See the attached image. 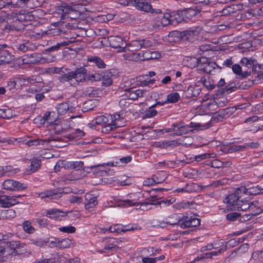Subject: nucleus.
I'll return each instance as SVG.
<instances>
[{
	"label": "nucleus",
	"mask_w": 263,
	"mask_h": 263,
	"mask_svg": "<svg viewBox=\"0 0 263 263\" xmlns=\"http://www.w3.org/2000/svg\"><path fill=\"white\" fill-rule=\"evenodd\" d=\"M6 217L7 218H13L15 216V212L12 209H9L5 211Z\"/></svg>",
	"instance_id": "56"
},
{
	"label": "nucleus",
	"mask_w": 263,
	"mask_h": 263,
	"mask_svg": "<svg viewBox=\"0 0 263 263\" xmlns=\"http://www.w3.org/2000/svg\"><path fill=\"white\" fill-rule=\"evenodd\" d=\"M180 99V95L178 92H173L167 95L166 100L167 102L174 103L178 102Z\"/></svg>",
	"instance_id": "29"
},
{
	"label": "nucleus",
	"mask_w": 263,
	"mask_h": 263,
	"mask_svg": "<svg viewBox=\"0 0 263 263\" xmlns=\"http://www.w3.org/2000/svg\"><path fill=\"white\" fill-rule=\"evenodd\" d=\"M118 248V247L116 245L114 244H109L105 246L104 248L103 249L102 252L106 253L107 250H113Z\"/></svg>",
	"instance_id": "62"
},
{
	"label": "nucleus",
	"mask_w": 263,
	"mask_h": 263,
	"mask_svg": "<svg viewBox=\"0 0 263 263\" xmlns=\"http://www.w3.org/2000/svg\"><path fill=\"white\" fill-rule=\"evenodd\" d=\"M111 74L110 73H103L102 79V85L104 86H108L112 84V80L111 79Z\"/></svg>",
	"instance_id": "30"
},
{
	"label": "nucleus",
	"mask_w": 263,
	"mask_h": 263,
	"mask_svg": "<svg viewBox=\"0 0 263 263\" xmlns=\"http://www.w3.org/2000/svg\"><path fill=\"white\" fill-rule=\"evenodd\" d=\"M143 263H155L157 261V259L155 258L143 257Z\"/></svg>",
	"instance_id": "64"
},
{
	"label": "nucleus",
	"mask_w": 263,
	"mask_h": 263,
	"mask_svg": "<svg viewBox=\"0 0 263 263\" xmlns=\"http://www.w3.org/2000/svg\"><path fill=\"white\" fill-rule=\"evenodd\" d=\"M30 46L29 41L15 45V49L23 52H26Z\"/></svg>",
	"instance_id": "25"
},
{
	"label": "nucleus",
	"mask_w": 263,
	"mask_h": 263,
	"mask_svg": "<svg viewBox=\"0 0 263 263\" xmlns=\"http://www.w3.org/2000/svg\"><path fill=\"white\" fill-rule=\"evenodd\" d=\"M111 119L113 122V124H116V126L117 127H119L123 126V125H122V124H120L119 123V121L122 119H123L122 118L120 117V115L119 114H115L113 115H111Z\"/></svg>",
	"instance_id": "39"
},
{
	"label": "nucleus",
	"mask_w": 263,
	"mask_h": 263,
	"mask_svg": "<svg viewBox=\"0 0 263 263\" xmlns=\"http://www.w3.org/2000/svg\"><path fill=\"white\" fill-rule=\"evenodd\" d=\"M142 48L141 41L135 40L132 41L129 45L130 51H137Z\"/></svg>",
	"instance_id": "26"
},
{
	"label": "nucleus",
	"mask_w": 263,
	"mask_h": 263,
	"mask_svg": "<svg viewBox=\"0 0 263 263\" xmlns=\"http://www.w3.org/2000/svg\"><path fill=\"white\" fill-rule=\"evenodd\" d=\"M60 140V139H46V140H43L40 139H35L33 140H29L26 142V144L29 146H37L40 145V144L43 145L45 143H49L50 142H55L57 141Z\"/></svg>",
	"instance_id": "13"
},
{
	"label": "nucleus",
	"mask_w": 263,
	"mask_h": 263,
	"mask_svg": "<svg viewBox=\"0 0 263 263\" xmlns=\"http://www.w3.org/2000/svg\"><path fill=\"white\" fill-rule=\"evenodd\" d=\"M71 241L69 239H62V240H58L57 247L60 248H66L70 246Z\"/></svg>",
	"instance_id": "38"
},
{
	"label": "nucleus",
	"mask_w": 263,
	"mask_h": 263,
	"mask_svg": "<svg viewBox=\"0 0 263 263\" xmlns=\"http://www.w3.org/2000/svg\"><path fill=\"white\" fill-rule=\"evenodd\" d=\"M245 149L243 145H233L228 149V153H232L233 152H237Z\"/></svg>",
	"instance_id": "48"
},
{
	"label": "nucleus",
	"mask_w": 263,
	"mask_h": 263,
	"mask_svg": "<svg viewBox=\"0 0 263 263\" xmlns=\"http://www.w3.org/2000/svg\"><path fill=\"white\" fill-rule=\"evenodd\" d=\"M91 88H89L86 90V95H88L90 97H98V93L97 90H92L91 91Z\"/></svg>",
	"instance_id": "58"
},
{
	"label": "nucleus",
	"mask_w": 263,
	"mask_h": 263,
	"mask_svg": "<svg viewBox=\"0 0 263 263\" xmlns=\"http://www.w3.org/2000/svg\"><path fill=\"white\" fill-rule=\"evenodd\" d=\"M239 216H240V214L239 213H230L227 215V219L229 221H234Z\"/></svg>",
	"instance_id": "46"
},
{
	"label": "nucleus",
	"mask_w": 263,
	"mask_h": 263,
	"mask_svg": "<svg viewBox=\"0 0 263 263\" xmlns=\"http://www.w3.org/2000/svg\"><path fill=\"white\" fill-rule=\"evenodd\" d=\"M201 88L198 85H190L186 90H184L182 96L186 98L197 97L200 93Z\"/></svg>",
	"instance_id": "7"
},
{
	"label": "nucleus",
	"mask_w": 263,
	"mask_h": 263,
	"mask_svg": "<svg viewBox=\"0 0 263 263\" xmlns=\"http://www.w3.org/2000/svg\"><path fill=\"white\" fill-rule=\"evenodd\" d=\"M85 197L86 200L87 201L86 203H85V208L86 209L93 208L98 204L96 197H92L91 195L86 194Z\"/></svg>",
	"instance_id": "16"
},
{
	"label": "nucleus",
	"mask_w": 263,
	"mask_h": 263,
	"mask_svg": "<svg viewBox=\"0 0 263 263\" xmlns=\"http://www.w3.org/2000/svg\"><path fill=\"white\" fill-rule=\"evenodd\" d=\"M127 97L129 100H136L137 99V96L136 95V90L133 89H130L128 90V95L126 94Z\"/></svg>",
	"instance_id": "51"
},
{
	"label": "nucleus",
	"mask_w": 263,
	"mask_h": 263,
	"mask_svg": "<svg viewBox=\"0 0 263 263\" xmlns=\"http://www.w3.org/2000/svg\"><path fill=\"white\" fill-rule=\"evenodd\" d=\"M69 109V104L67 103H62L58 105L57 111L58 114H64Z\"/></svg>",
	"instance_id": "32"
},
{
	"label": "nucleus",
	"mask_w": 263,
	"mask_h": 263,
	"mask_svg": "<svg viewBox=\"0 0 263 263\" xmlns=\"http://www.w3.org/2000/svg\"><path fill=\"white\" fill-rule=\"evenodd\" d=\"M240 189H237L235 193L232 194L230 195L227 198H226V200L228 203L229 206L231 208V210H234V208L235 206V204H236L237 201H238L239 197L238 196L239 191Z\"/></svg>",
	"instance_id": "11"
},
{
	"label": "nucleus",
	"mask_w": 263,
	"mask_h": 263,
	"mask_svg": "<svg viewBox=\"0 0 263 263\" xmlns=\"http://www.w3.org/2000/svg\"><path fill=\"white\" fill-rule=\"evenodd\" d=\"M257 201H254L252 202H248V201H245V203L240 205L239 206H235L234 208V210L245 211L247 210H252L254 208L256 207L258 204Z\"/></svg>",
	"instance_id": "12"
},
{
	"label": "nucleus",
	"mask_w": 263,
	"mask_h": 263,
	"mask_svg": "<svg viewBox=\"0 0 263 263\" xmlns=\"http://www.w3.org/2000/svg\"><path fill=\"white\" fill-rule=\"evenodd\" d=\"M157 114V111L154 108H152V107H149L148 109L147 110L144 115V118H151L156 116Z\"/></svg>",
	"instance_id": "43"
},
{
	"label": "nucleus",
	"mask_w": 263,
	"mask_h": 263,
	"mask_svg": "<svg viewBox=\"0 0 263 263\" xmlns=\"http://www.w3.org/2000/svg\"><path fill=\"white\" fill-rule=\"evenodd\" d=\"M89 61L93 62L96 65L100 68H104L105 67V64L103 61L100 58L95 57H92L89 59Z\"/></svg>",
	"instance_id": "33"
},
{
	"label": "nucleus",
	"mask_w": 263,
	"mask_h": 263,
	"mask_svg": "<svg viewBox=\"0 0 263 263\" xmlns=\"http://www.w3.org/2000/svg\"><path fill=\"white\" fill-rule=\"evenodd\" d=\"M24 80L28 83L32 84L36 83H42L43 82V79L40 76H33L31 77H28Z\"/></svg>",
	"instance_id": "34"
},
{
	"label": "nucleus",
	"mask_w": 263,
	"mask_h": 263,
	"mask_svg": "<svg viewBox=\"0 0 263 263\" xmlns=\"http://www.w3.org/2000/svg\"><path fill=\"white\" fill-rule=\"evenodd\" d=\"M259 145V144L257 142H251V143H246L245 145H243V147H245V148H257Z\"/></svg>",
	"instance_id": "61"
},
{
	"label": "nucleus",
	"mask_w": 263,
	"mask_h": 263,
	"mask_svg": "<svg viewBox=\"0 0 263 263\" xmlns=\"http://www.w3.org/2000/svg\"><path fill=\"white\" fill-rule=\"evenodd\" d=\"M73 73L71 71L62 76L60 78V81L61 82H69V81H72L71 77L73 76Z\"/></svg>",
	"instance_id": "44"
},
{
	"label": "nucleus",
	"mask_w": 263,
	"mask_h": 263,
	"mask_svg": "<svg viewBox=\"0 0 263 263\" xmlns=\"http://www.w3.org/2000/svg\"><path fill=\"white\" fill-rule=\"evenodd\" d=\"M172 126L177 127L178 128V130H176V132L174 133V135L181 136L188 132V130L185 128V127L180 126L178 124H173Z\"/></svg>",
	"instance_id": "36"
},
{
	"label": "nucleus",
	"mask_w": 263,
	"mask_h": 263,
	"mask_svg": "<svg viewBox=\"0 0 263 263\" xmlns=\"http://www.w3.org/2000/svg\"><path fill=\"white\" fill-rule=\"evenodd\" d=\"M199 12L192 8H187L180 11L181 15L187 19H191L195 16Z\"/></svg>",
	"instance_id": "17"
},
{
	"label": "nucleus",
	"mask_w": 263,
	"mask_h": 263,
	"mask_svg": "<svg viewBox=\"0 0 263 263\" xmlns=\"http://www.w3.org/2000/svg\"><path fill=\"white\" fill-rule=\"evenodd\" d=\"M136 90V95L137 96V99L139 97H145L148 95L147 91L146 90L137 89V90Z\"/></svg>",
	"instance_id": "57"
},
{
	"label": "nucleus",
	"mask_w": 263,
	"mask_h": 263,
	"mask_svg": "<svg viewBox=\"0 0 263 263\" xmlns=\"http://www.w3.org/2000/svg\"><path fill=\"white\" fill-rule=\"evenodd\" d=\"M76 171L72 172L71 174L68 175H66L64 176V180H69L72 181L74 180H76L77 178H76L74 176Z\"/></svg>",
	"instance_id": "63"
},
{
	"label": "nucleus",
	"mask_w": 263,
	"mask_h": 263,
	"mask_svg": "<svg viewBox=\"0 0 263 263\" xmlns=\"http://www.w3.org/2000/svg\"><path fill=\"white\" fill-rule=\"evenodd\" d=\"M23 229L24 230L29 233H33L34 231V228L31 226V223L28 221H25L23 223Z\"/></svg>",
	"instance_id": "37"
},
{
	"label": "nucleus",
	"mask_w": 263,
	"mask_h": 263,
	"mask_svg": "<svg viewBox=\"0 0 263 263\" xmlns=\"http://www.w3.org/2000/svg\"><path fill=\"white\" fill-rule=\"evenodd\" d=\"M124 59L128 61H142L143 57L140 53L130 52L123 54Z\"/></svg>",
	"instance_id": "19"
},
{
	"label": "nucleus",
	"mask_w": 263,
	"mask_h": 263,
	"mask_svg": "<svg viewBox=\"0 0 263 263\" xmlns=\"http://www.w3.org/2000/svg\"><path fill=\"white\" fill-rule=\"evenodd\" d=\"M128 5L134 6L139 10L145 12L156 14L162 13L160 9H153L151 3L146 0H130L127 2V5Z\"/></svg>",
	"instance_id": "1"
},
{
	"label": "nucleus",
	"mask_w": 263,
	"mask_h": 263,
	"mask_svg": "<svg viewBox=\"0 0 263 263\" xmlns=\"http://www.w3.org/2000/svg\"><path fill=\"white\" fill-rule=\"evenodd\" d=\"M158 55H159V53L156 52L147 51L142 54V61L155 59L158 58Z\"/></svg>",
	"instance_id": "23"
},
{
	"label": "nucleus",
	"mask_w": 263,
	"mask_h": 263,
	"mask_svg": "<svg viewBox=\"0 0 263 263\" xmlns=\"http://www.w3.org/2000/svg\"><path fill=\"white\" fill-rule=\"evenodd\" d=\"M59 210H51L47 212V215L50 218H57L59 216Z\"/></svg>",
	"instance_id": "47"
},
{
	"label": "nucleus",
	"mask_w": 263,
	"mask_h": 263,
	"mask_svg": "<svg viewBox=\"0 0 263 263\" xmlns=\"http://www.w3.org/2000/svg\"><path fill=\"white\" fill-rule=\"evenodd\" d=\"M26 252V249L24 248H22V249H16L15 250L12 251L10 254L12 256H16L24 254Z\"/></svg>",
	"instance_id": "53"
},
{
	"label": "nucleus",
	"mask_w": 263,
	"mask_h": 263,
	"mask_svg": "<svg viewBox=\"0 0 263 263\" xmlns=\"http://www.w3.org/2000/svg\"><path fill=\"white\" fill-rule=\"evenodd\" d=\"M211 157L210 154H203L200 155L196 156L195 157V160L197 161H199L201 160L206 159L207 158Z\"/></svg>",
	"instance_id": "59"
},
{
	"label": "nucleus",
	"mask_w": 263,
	"mask_h": 263,
	"mask_svg": "<svg viewBox=\"0 0 263 263\" xmlns=\"http://www.w3.org/2000/svg\"><path fill=\"white\" fill-rule=\"evenodd\" d=\"M243 70H251L252 72H255L256 70V61L252 58H243L240 61Z\"/></svg>",
	"instance_id": "6"
},
{
	"label": "nucleus",
	"mask_w": 263,
	"mask_h": 263,
	"mask_svg": "<svg viewBox=\"0 0 263 263\" xmlns=\"http://www.w3.org/2000/svg\"><path fill=\"white\" fill-rule=\"evenodd\" d=\"M15 18L18 22H24L31 20L33 18V16L31 15L30 13H23L20 12L19 13L16 14Z\"/></svg>",
	"instance_id": "21"
},
{
	"label": "nucleus",
	"mask_w": 263,
	"mask_h": 263,
	"mask_svg": "<svg viewBox=\"0 0 263 263\" xmlns=\"http://www.w3.org/2000/svg\"><path fill=\"white\" fill-rule=\"evenodd\" d=\"M233 72L239 75V78H246L251 74V70H243L242 68L238 64H235L232 66Z\"/></svg>",
	"instance_id": "9"
},
{
	"label": "nucleus",
	"mask_w": 263,
	"mask_h": 263,
	"mask_svg": "<svg viewBox=\"0 0 263 263\" xmlns=\"http://www.w3.org/2000/svg\"><path fill=\"white\" fill-rule=\"evenodd\" d=\"M13 1H11L10 2L0 1V9L4 8H13Z\"/></svg>",
	"instance_id": "45"
},
{
	"label": "nucleus",
	"mask_w": 263,
	"mask_h": 263,
	"mask_svg": "<svg viewBox=\"0 0 263 263\" xmlns=\"http://www.w3.org/2000/svg\"><path fill=\"white\" fill-rule=\"evenodd\" d=\"M69 201L71 203H80L82 202V198L81 197L77 196H71L70 197Z\"/></svg>",
	"instance_id": "54"
},
{
	"label": "nucleus",
	"mask_w": 263,
	"mask_h": 263,
	"mask_svg": "<svg viewBox=\"0 0 263 263\" xmlns=\"http://www.w3.org/2000/svg\"><path fill=\"white\" fill-rule=\"evenodd\" d=\"M124 202H125V205H126L127 206H134V205H160L161 203H162L161 201H158L156 203H150L149 202H133L132 200H124Z\"/></svg>",
	"instance_id": "20"
},
{
	"label": "nucleus",
	"mask_w": 263,
	"mask_h": 263,
	"mask_svg": "<svg viewBox=\"0 0 263 263\" xmlns=\"http://www.w3.org/2000/svg\"><path fill=\"white\" fill-rule=\"evenodd\" d=\"M117 128L116 124L109 123L106 124L105 126H103L101 131L102 133L107 134Z\"/></svg>",
	"instance_id": "40"
},
{
	"label": "nucleus",
	"mask_w": 263,
	"mask_h": 263,
	"mask_svg": "<svg viewBox=\"0 0 263 263\" xmlns=\"http://www.w3.org/2000/svg\"><path fill=\"white\" fill-rule=\"evenodd\" d=\"M58 11L59 13H62V17L63 19L67 17L75 20L80 15L79 12L77 11L72 6L65 4L59 6Z\"/></svg>",
	"instance_id": "3"
},
{
	"label": "nucleus",
	"mask_w": 263,
	"mask_h": 263,
	"mask_svg": "<svg viewBox=\"0 0 263 263\" xmlns=\"http://www.w3.org/2000/svg\"><path fill=\"white\" fill-rule=\"evenodd\" d=\"M92 123H89L90 127H92L93 125V123L98 125L105 124L108 122V119L104 116L101 115L96 118L93 120L92 121Z\"/></svg>",
	"instance_id": "22"
},
{
	"label": "nucleus",
	"mask_w": 263,
	"mask_h": 263,
	"mask_svg": "<svg viewBox=\"0 0 263 263\" xmlns=\"http://www.w3.org/2000/svg\"><path fill=\"white\" fill-rule=\"evenodd\" d=\"M68 161L63 160H60L59 161L57 162L56 163L55 166H54V170L55 172H59L60 171V169L61 168H64L65 169H68Z\"/></svg>",
	"instance_id": "31"
},
{
	"label": "nucleus",
	"mask_w": 263,
	"mask_h": 263,
	"mask_svg": "<svg viewBox=\"0 0 263 263\" xmlns=\"http://www.w3.org/2000/svg\"><path fill=\"white\" fill-rule=\"evenodd\" d=\"M3 188L9 191L24 190L26 186L18 181L11 179L5 180L3 183Z\"/></svg>",
	"instance_id": "5"
},
{
	"label": "nucleus",
	"mask_w": 263,
	"mask_h": 263,
	"mask_svg": "<svg viewBox=\"0 0 263 263\" xmlns=\"http://www.w3.org/2000/svg\"><path fill=\"white\" fill-rule=\"evenodd\" d=\"M31 164L29 166V168L26 171V173L29 175L36 171H37L41 166V160L33 158L30 159Z\"/></svg>",
	"instance_id": "15"
},
{
	"label": "nucleus",
	"mask_w": 263,
	"mask_h": 263,
	"mask_svg": "<svg viewBox=\"0 0 263 263\" xmlns=\"http://www.w3.org/2000/svg\"><path fill=\"white\" fill-rule=\"evenodd\" d=\"M247 193L250 195H256L259 194L263 193V187H261L260 186H253L252 187H250L247 189Z\"/></svg>",
	"instance_id": "27"
},
{
	"label": "nucleus",
	"mask_w": 263,
	"mask_h": 263,
	"mask_svg": "<svg viewBox=\"0 0 263 263\" xmlns=\"http://www.w3.org/2000/svg\"><path fill=\"white\" fill-rule=\"evenodd\" d=\"M6 243L12 251L15 250L16 249H22V248H24L25 246V243L19 241H7Z\"/></svg>",
	"instance_id": "18"
},
{
	"label": "nucleus",
	"mask_w": 263,
	"mask_h": 263,
	"mask_svg": "<svg viewBox=\"0 0 263 263\" xmlns=\"http://www.w3.org/2000/svg\"><path fill=\"white\" fill-rule=\"evenodd\" d=\"M110 46L114 48H122L124 43L122 38L118 36H111L108 38Z\"/></svg>",
	"instance_id": "14"
},
{
	"label": "nucleus",
	"mask_w": 263,
	"mask_h": 263,
	"mask_svg": "<svg viewBox=\"0 0 263 263\" xmlns=\"http://www.w3.org/2000/svg\"><path fill=\"white\" fill-rule=\"evenodd\" d=\"M13 56L7 50L0 49V65L10 63L13 60Z\"/></svg>",
	"instance_id": "10"
},
{
	"label": "nucleus",
	"mask_w": 263,
	"mask_h": 263,
	"mask_svg": "<svg viewBox=\"0 0 263 263\" xmlns=\"http://www.w3.org/2000/svg\"><path fill=\"white\" fill-rule=\"evenodd\" d=\"M164 181V179L161 181H156V180L154 178H153L152 179H148L147 181H145V183L144 184L145 185H153L154 184L162 183Z\"/></svg>",
	"instance_id": "52"
},
{
	"label": "nucleus",
	"mask_w": 263,
	"mask_h": 263,
	"mask_svg": "<svg viewBox=\"0 0 263 263\" xmlns=\"http://www.w3.org/2000/svg\"><path fill=\"white\" fill-rule=\"evenodd\" d=\"M141 41L142 48H147L151 47L153 45V43L151 41L146 40H142Z\"/></svg>",
	"instance_id": "55"
},
{
	"label": "nucleus",
	"mask_w": 263,
	"mask_h": 263,
	"mask_svg": "<svg viewBox=\"0 0 263 263\" xmlns=\"http://www.w3.org/2000/svg\"><path fill=\"white\" fill-rule=\"evenodd\" d=\"M163 20H167L171 22H173L174 20H176L177 22L178 23L180 22L181 21V18H178L177 17H175V16L168 13H165L163 16Z\"/></svg>",
	"instance_id": "41"
},
{
	"label": "nucleus",
	"mask_w": 263,
	"mask_h": 263,
	"mask_svg": "<svg viewBox=\"0 0 263 263\" xmlns=\"http://www.w3.org/2000/svg\"><path fill=\"white\" fill-rule=\"evenodd\" d=\"M50 115H51V112H49V111H47L45 113L44 116L43 118L44 121H46L50 123H51L53 122V119H51V117Z\"/></svg>",
	"instance_id": "60"
},
{
	"label": "nucleus",
	"mask_w": 263,
	"mask_h": 263,
	"mask_svg": "<svg viewBox=\"0 0 263 263\" xmlns=\"http://www.w3.org/2000/svg\"><path fill=\"white\" fill-rule=\"evenodd\" d=\"M61 193H58L55 191L50 190L42 193V197H51V199H57L61 197Z\"/></svg>",
	"instance_id": "24"
},
{
	"label": "nucleus",
	"mask_w": 263,
	"mask_h": 263,
	"mask_svg": "<svg viewBox=\"0 0 263 263\" xmlns=\"http://www.w3.org/2000/svg\"><path fill=\"white\" fill-rule=\"evenodd\" d=\"M87 71V69L83 67L77 68L74 71H71V73H73L71 78L72 80L74 79V82L71 83V85L75 86L78 85L79 82L85 81L86 80L85 74Z\"/></svg>",
	"instance_id": "4"
},
{
	"label": "nucleus",
	"mask_w": 263,
	"mask_h": 263,
	"mask_svg": "<svg viewBox=\"0 0 263 263\" xmlns=\"http://www.w3.org/2000/svg\"><path fill=\"white\" fill-rule=\"evenodd\" d=\"M68 169H74L78 167H82L83 166V162L80 161H68Z\"/></svg>",
	"instance_id": "35"
},
{
	"label": "nucleus",
	"mask_w": 263,
	"mask_h": 263,
	"mask_svg": "<svg viewBox=\"0 0 263 263\" xmlns=\"http://www.w3.org/2000/svg\"><path fill=\"white\" fill-rule=\"evenodd\" d=\"M59 231L67 233H73L76 232V228L73 226L62 227L59 229Z\"/></svg>",
	"instance_id": "42"
},
{
	"label": "nucleus",
	"mask_w": 263,
	"mask_h": 263,
	"mask_svg": "<svg viewBox=\"0 0 263 263\" xmlns=\"http://www.w3.org/2000/svg\"><path fill=\"white\" fill-rule=\"evenodd\" d=\"M108 230L112 233L117 232L120 233L121 232V228H120L119 224H115L113 227H110ZM103 231H106L107 229H103Z\"/></svg>",
	"instance_id": "49"
},
{
	"label": "nucleus",
	"mask_w": 263,
	"mask_h": 263,
	"mask_svg": "<svg viewBox=\"0 0 263 263\" xmlns=\"http://www.w3.org/2000/svg\"><path fill=\"white\" fill-rule=\"evenodd\" d=\"M201 81H202L203 85L209 89H213L215 87V85L214 84H211L209 81H208L205 80V78H202Z\"/></svg>",
	"instance_id": "50"
},
{
	"label": "nucleus",
	"mask_w": 263,
	"mask_h": 263,
	"mask_svg": "<svg viewBox=\"0 0 263 263\" xmlns=\"http://www.w3.org/2000/svg\"><path fill=\"white\" fill-rule=\"evenodd\" d=\"M44 60L42 58L41 54L39 53H34L31 54L25 55L23 61H26V63L35 64L38 63H41L42 61Z\"/></svg>",
	"instance_id": "8"
},
{
	"label": "nucleus",
	"mask_w": 263,
	"mask_h": 263,
	"mask_svg": "<svg viewBox=\"0 0 263 263\" xmlns=\"http://www.w3.org/2000/svg\"><path fill=\"white\" fill-rule=\"evenodd\" d=\"M172 226L178 225L182 228L189 227H196L200 224V219L197 218H190L183 216V218L179 219L177 221L173 223L166 222Z\"/></svg>",
	"instance_id": "2"
},
{
	"label": "nucleus",
	"mask_w": 263,
	"mask_h": 263,
	"mask_svg": "<svg viewBox=\"0 0 263 263\" xmlns=\"http://www.w3.org/2000/svg\"><path fill=\"white\" fill-rule=\"evenodd\" d=\"M8 196L2 195L0 196V205L3 208H10L12 203L9 201Z\"/></svg>",
	"instance_id": "28"
}]
</instances>
